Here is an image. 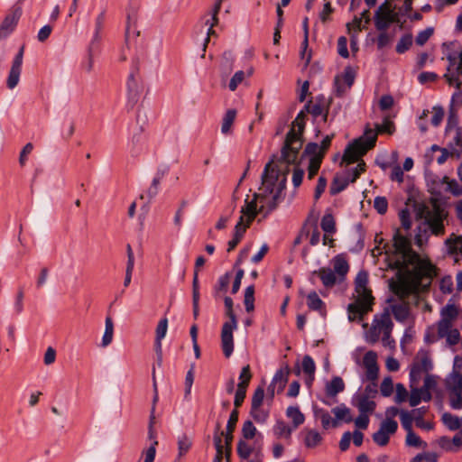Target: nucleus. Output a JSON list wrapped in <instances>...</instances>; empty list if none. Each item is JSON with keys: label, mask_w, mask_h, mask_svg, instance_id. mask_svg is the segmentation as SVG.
Wrapping results in <instances>:
<instances>
[{"label": "nucleus", "mask_w": 462, "mask_h": 462, "mask_svg": "<svg viewBox=\"0 0 462 462\" xmlns=\"http://www.w3.org/2000/svg\"><path fill=\"white\" fill-rule=\"evenodd\" d=\"M393 246L396 254L394 268L398 270L396 280L390 281V288L393 292L403 297L418 287H429L432 278L436 275V270L428 260L421 259L411 245V242L400 235L399 231L393 236Z\"/></svg>", "instance_id": "nucleus-1"}, {"label": "nucleus", "mask_w": 462, "mask_h": 462, "mask_svg": "<svg viewBox=\"0 0 462 462\" xmlns=\"http://www.w3.org/2000/svg\"><path fill=\"white\" fill-rule=\"evenodd\" d=\"M367 284V273L364 272L359 273L356 278L355 301L347 307L349 321L362 319L366 313L372 310L374 298Z\"/></svg>", "instance_id": "nucleus-2"}, {"label": "nucleus", "mask_w": 462, "mask_h": 462, "mask_svg": "<svg viewBox=\"0 0 462 462\" xmlns=\"http://www.w3.org/2000/svg\"><path fill=\"white\" fill-rule=\"evenodd\" d=\"M393 328L390 311L384 309L383 312L374 316L372 324L365 333V340L371 344L381 340L383 346L393 347L394 346V340L392 338Z\"/></svg>", "instance_id": "nucleus-3"}, {"label": "nucleus", "mask_w": 462, "mask_h": 462, "mask_svg": "<svg viewBox=\"0 0 462 462\" xmlns=\"http://www.w3.org/2000/svg\"><path fill=\"white\" fill-rule=\"evenodd\" d=\"M264 199V195L255 193L254 194L252 200H248V199H245V205L241 208L240 219L236 226L234 238L228 243V252L237 245L246 228L249 227L251 222L254 219L257 214L263 210V205H261L258 208L257 202L260 200L262 203Z\"/></svg>", "instance_id": "nucleus-4"}, {"label": "nucleus", "mask_w": 462, "mask_h": 462, "mask_svg": "<svg viewBox=\"0 0 462 462\" xmlns=\"http://www.w3.org/2000/svg\"><path fill=\"white\" fill-rule=\"evenodd\" d=\"M376 138L377 133L372 129L366 130L363 136L355 140L353 143L347 146L344 152L342 162L349 164L358 161L359 157L374 146Z\"/></svg>", "instance_id": "nucleus-5"}, {"label": "nucleus", "mask_w": 462, "mask_h": 462, "mask_svg": "<svg viewBox=\"0 0 462 462\" xmlns=\"http://www.w3.org/2000/svg\"><path fill=\"white\" fill-rule=\"evenodd\" d=\"M416 216L418 218H425L431 232L434 235H441L444 233L443 219L447 213L436 203L432 209L422 204L416 205Z\"/></svg>", "instance_id": "nucleus-6"}, {"label": "nucleus", "mask_w": 462, "mask_h": 462, "mask_svg": "<svg viewBox=\"0 0 462 462\" xmlns=\"http://www.w3.org/2000/svg\"><path fill=\"white\" fill-rule=\"evenodd\" d=\"M225 306L226 308V315L229 321L224 323L221 331V343L224 355L229 357L234 349L233 332L237 327L236 317L233 310V300L229 297L225 298Z\"/></svg>", "instance_id": "nucleus-7"}, {"label": "nucleus", "mask_w": 462, "mask_h": 462, "mask_svg": "<svg viewBox=\"0 0 462 462\" xmlns=\"http://www.w3.org/2000/svg\"><path fill=\"white\" fill-rule=\"evenodd\" d=\"M428 288L429 287H423V286L420 285L415 291L406 294L403 297H401V296L397 295L395 292H393L399 298V300L398 301L393 300H389L390 305L387 309L389 310L390 313L392 312L396 320L401 321V322L407 321L411 318V312H410L409 303L407 301H405V299L409 296H413L416 299V302H417L419 292L424 291Z\"/></svg>", "instance_id": "nucleus-8"}, {"label": "nucleus", "mask_w": 462, "mask_h": 462, "mask_svg": "<svg viewBox=\"0 0 462 462\" xmlns=\"http://www.w3.org/2000/svg\"><path fill=\"white\" fill-rule=\"evenodd\" d=\"M374 20L378 31H386L391 23L400 22L399 14L394 11V7L388 0L377 8Z\"/></svg>", "instance_id": "nucleus-9"}, {"label": "nucleus", "mask_w": 462, "mask_h": 462, "mask_svg": "<svg viewBox=\"0 0 462 462\" xmlns=\"http://www.w3.org/2000/svg\"><path fill=\"white\" fill-rule=\"evenodd\" d=\"M301 146V139H298V134H296L294 130H290L282 149L280 162H284L288 164L295 163Z\"/></svg>", "instance_id": "nucleus-10"}, {"label": "nucleus", "mask_w": 462, "mask_h": 462, "mask_svg": "<svg viewBox=\"0 0 462 462\" xmlns=\"http://www.w3.org/2000/svg\"><path fill=\"white\" fill-rule=\"evenodd\" d=\"M441 319L437 324L438 337L443 338L447 330L454 328L458 316V310L454 304L445 306L440 311Z\"/></svg>", "instance_id": "nucleus-11"}, {"label": "nucleus", "mask_w": 462, "mask_h": 462, "mask_svg": "<svg viewBox=\"0 0 462 462\" xmlns=\"http://www.w3.org/2000/svg\"><path fill=\"white\" fill-rule=\"evenodd\" d=\"M398 424L393 420L385 419L380 424L378 431L374 433L373 439L379 446H385L389 442L390 435L396 432Z\"/></svg>", "instance_id": "nucleus-12"}, {"label": "nucleus", "mask_w": 462, "mask_h": 462, "mask_svg": "<svg viewBox=\"0 0 462 462\" xmlns=\"http://www.w3.org/2000/svg\"><path fill=\"white\" fill-rule=\"evenodd\" d=\"M318 149H319V145L315 143H308L305 148V152L307 153L312 155V157L310 158V165H309V169H308V171H309L308 173H309L310 179L313 178L317 174V172L320 167L321 161L323 159V157H321L320 154H316Z\"/></svg>", "instance_id": "nucleus-13"}, {"label": "nucleus", "mask_w": 462, "mask_h": 462, "mask_svg": "<svg viewBox=\"0 0 462 462\" xmlns=\"http://www.w3.org/2000/svg\"><path fill=\"white\" fill-rule=\"evenodd\" d=\"M363 365L366 370V377L374 381L378 376L377 355L370 350L366 352L363 358Z\"/></svg>", "instance_id": "nucleus-14"}, {"label": "nucleus", "mask_w": 462, "mask_h": 462, "mask_svg": "<svg viewBox=\"0 0 462 462\" xmlns=\"http://www.w3.org/2000/svg\"><path fill=\"white\" fill-rule=\"evenodd\" d=\"M24 47L23 46L16 55L14 63L12 65L10 74L7 79V85L10 88H14L19 82L21 67L23 63V56Z\"/></svg>", "instance_id": "nucleus-15"}, {"label": "nucleus", "mask_w": 462, "mask_h": 462, "mask_svg": "<svg viewBox=\"0 0 462 462\" xmlns=\"http://www.w3.org/2000/svg\"><path fill=\"white\" fill-rule=\"evenodd\" d=\"M290 368L288 366L281 368L275 374L273 383L269 386L268 391L270 392L271 395H274V391L276 385L278 386V392H282L288 381V376L290 374Z\"/></svg>", "instance_id": "nucleus-16"}, {"label": "nucleus", "mask_w": 462, "mask_h": 462, "mask_svg": "<svg viewBox=\"0 0 462 462\" xmlns=\"http://www.w3.org/2000/svg\"><path fill=\"white\" fill-rule=\"evenodd\" d=\"M448 252L450 254H460L462 256V236L452 234L449 238L446 240Z\"/></svg>", "instance_id": "nucleus-17"}, {"label": "nucleus", "mask_w": 462, "mask_h": 462, "mask_svg": "<svg viewBox=\"0 0 462 462\" xmlns=\"http://www.w3.org/2000/svg\"><path fill=\"white\" fill-rule=\"evenodd\" d=\"M345 389V383L341 377L336 376L326 385L328 396L334 397Z\"/></svg>", "instance_id": "nucleus-18"}, {"label": "nucleus", "mask_w": 462, "mask_h": 462, "mask_svg": "<svg viewBox=\"0 0 462 462\" xmlns=\"http://www.w3.org/2000/svg\"><path fill=\"white\" fill-rule=\"evenodd\" d=\"M237 420H238V412L236 410L233 411L231 415H230V418H229V420H228V423H227V427H226V451H229V446L231 444V441L233 439V431L235 430V427H236V423L237 422Z\"/></svg>", "instance_id": "nucleus-19"}, {"label": "nucleus", "mask_w": 462, "mask_h": 462, "mask_svg": "<svg viewBox=\"0 0 462 462\" xmlns=\"http://www.w3.org/2000/svg\"><path fill=\"white\" fill-rule=\"evenodd\" d=\"M332 412L336 417V419L332 421V425L334 427L337 426L339 420H345L346 422H350L352 420V416L348 408L336 407L332 410Z\"/></svg>", "instance_id": "nucleus-20"}, {"label": "nucleus", "mask_w": 462, "mask_h": 462, "mask_svg": "<svg viewBox=\"0 0 462 462\" xmlns=\"http://www.w3.org/2000/svg\"><path fill=\"white\" fill-rule=\"evenodd\" d=\"M442 421L451 430H457L462 427V418H458L448 412H445L442 415Z\"/></svg>", "instance_id": "nucleus-21"}, {"label": "nucleus", "mask_w": 462, "mask_h": 462, "mask_svg": "<svg viewBox=\"0 0 462 462\" xmlns=\"http://www.w3.org/2000/svg\"><path fill=\"white\" fill-rule=\"evenodd\" d=\"M322 441V437L316 430H309L306 434L304 443L307 448H313L318 447Z\"/></svg>", "instance_id": "nucleus-22"}, {"label": "nucleus", "mask_w": 462, "mask_h": 462, "mask_svg": "<svg viewBox=\"0 0 462 462\" xmlns=\"http://www.w3.org/2000/svg\"><path fill=\"white\" fill-rule=\"evenodd\" d=\"M420 413V409L413 410L411 412L401 411L400 416L402 424L406 430H412V421L414 420L415 414Z\"/></svg>", "instance_id": "nucleus-23"}, {"label": "nucleus", "mask_w": 462, "mask_h": 462, "mask_svg": "<svg viewBox=\"0 0 462 462\" xmlns=\"http://www.w3.org/2000/svg\"><path fill=\"white\" fill-rule=\"evenodd\" d=\"M333 266L335 272L341 276H344L349 269L346 260L342 255L334 258Z\"/></svg>", "instance_id": "nucleus-24"}, {"label": "nucleus", "mask_w": 462, "mask_h": 462, "mask_svg": "<svg viewBox=\"0 0 462 462\" xmlns=\"http://www.w3.org/2000/svg\"><path fill=\"white\" fill-rule=\"evenodd\" d=\"M357 406L361 413L373 412L375 408V402L369 400L367 396H360Z\"/></svg>", "instance_id": "nucleus-25"}, {"label": "nucleus", "mask_w": 462, "mask_h": 462, "mask_svg": "<svg viewBox=\"0 0 462 462\" xmlns=\"http://www.w3.org/2000/svg\"><path fill=\"white\" fill-rule=\"evenodd\" d=\"M264 397V391L263 388L259 387L255 390L253 399H252V412L254 417L256 418L255 412L259 410L260 406L263 403Z\"/></svg>", "instance_id": "nucleus-26"}, {"label": "nucleus", "mask_w": 462, "mask_h": 462, "mask_svg": "<svg viewBox=\"0 0 462 462\" xmlns=\"http://www.w3.org/2000/svg\"><path fill=\"white\" fill-rule=\"evenodd\" d=\"M436 386V381L433 376L427 374L424 379L423 386L424 390L423 401L428 402L431 399L430 390Z\"/></svg>", "instance_id": "nucleus-27"}, {"label": "nucleus", "mask_w": 462, "mask_h": 462, "mask_svg": "<svg viewBox=\"0 0 462 462\" xmlns=\"http://www.w3.org/2000/svg\"><path fill=\"white\" fill-rule=\"evenodd\" d=\"M321 228L325 233H334L336 231V223L331 214H326L320 223Z\"/></svg>", "instance_id": "nucleus-28"}, {"label": "nucleus", "mask_w": 462, "mask_h": 462, "mask_svg": "<svg viewBox=\"0 0 462 462\" xmlns=\"http://www.w3.org/2000/svg\"><path fill=\"white\" fill-rule=\"evenodd\" d=\"M245 305L247 312H252L254 310V288L249 286L245 292Z\"/></svg>", "instance_id": "nucleus-29"}, {"label": "nucleus", "mask_w": 462, "mask_h": 462, "mask_svg": "<svg viewBox=\"0 0 462 462\" xmlns=\"http://www.w3.org/2000/svg\"><path fill=\"white\" fill-rule=\"evenodd\" d=\"M114 334V324L111 318L106 319V329L102 338V344L104 346L109 345L113 339Z\"/></svg>", "instance_id": "nucleus-30"}, {"label": "nucleus", "mask_w": 462, "mask_h": 462, "mask_svg": "<svg viewBox=\"0 0 462 462\" xmlns=\"http://www.w3.org/2000/svg\"><path fill=\"white\" fill-rule=\"evenodd\" d=\"M287 415L292 420L294 427H298L304 421V415L297 407H289Z\"/></svg>", "instance_id": "nucleus-31"}, {"label": "nucleus", "mask_w": 462, "mask_h": 462, "mask_svg": "<svg viewBox=\"0 0 462 462\" xmlns=\"http://www.w3.org/2000/svg\"><path fill=\"white\" fill-rule=\"evenodd\" d=\"M236 115V110L233 109H230L226 113L221 128L223 134H227L230 131V128L235 121Z\"/></svg>", "instance_id": "nucleus-32"}, {"label": "nucleus", "mask_w": 462, "mask_h": 462, "mask_svg": "<svg viewBox=\"0 0 462 462\" xmlns=\"http://www.w3.org/2000/svg\"><path fill=\"white\" fill-rule=\"evenodd\" d=\"M273 162H270L265 166L264 173L263 175V184L266 185L268 187H273L274 185L275 180L277 179L276 175H272L271 173H273L274 170L271 169Z\"/></svg>", "instance_id": "nucleus-33"}, {"label": "nucleus", "mask_w": 462, "mask_h": 462, "mask_svg": "<svg viewBox=\"0 0 462 462\" xmlns=\"http://www.w3.org/2000/svg\"><path fill=\"white\" fill-rule=\"evenodd\" d=\"M319 277L325 286H332L336 282V276L329 269H321L319 272Z\"/></svg>", "instance_id": "nucleus-34"}, {"label": "nucleus", "mask_w": 462, "mask_h": 462, "mask_svg": "<svg viewBox=\"0 0 462 462\" xmlns=\"http://www.w3.org/2000/svg\"><path fill=\"white\" fill-rule=\"evenodd\" d=\"M304 117L305 113L301 111L292 123V127L291 130H294L296 132V134H298V139H301V135L304 130Z\"/></svg>", "instance_id": "nucleus-35"}, {"label": "nucleus", "mask_w": 462, "mask_h": 462, "mask_svg": "<svg viewBox=\"0 0 462 462\" xmlns=\"http://www.w3.org/2000/svg\"><path fill=\"white\" fill-rule=\"evenodd\" d=\"M302 369L305 374H307L310 379H313L315 374V363L313 359L310 356H305L302 360Z\"/></svg>", "instance_id": "nucleus-36"}, {"label": "nucleus", "mask_w": 462, "mask_h": 462, "mask_svg": "<svg viewBox=\"0 0 462 462\" xmlns=\"http://www.w3.org/2000/svg\"><path fill=\"white\" fill-rule=\"evenodd\" d=\"M15 18L14 16L6 17L0 27V38L5 37L14 27Z\"/></svg>", "instance_id": "nucleus-37"}, {"label": "nucleus", "mask_w": 462, "mask_h": 462, "mask_svg": "<svg viewBox=\"0 0 462 462\" xmlns=\"http://www.w3.org/2000/svg\"><path fill=\"white\" fill-rule=\"evenodd\" d=\"M168 329V320L167 319H162L156 328V341L157 346L161 347V340L166 336Z\"/></svg>", "instance_id": "nucleus-38"}, {"label": "nucleus", "mask_w": 462, "mask_h": 462, "mask_svg": "<svg viewBox=\"0 0 462 462\" xmlns=\"http://www.w3.org/2000/svg\"><path fill=\"white\" fill-rule=\"evenodd\" d=\"M424 390L422 388H411V395L409 398L410 405L411 407L417 406L421 400H423Z\"/></svg>", "instance_id": "nucleus-39"}, {"label": "nucleus", "mask_w": 462, "mask_h": 462, "mask_svg": "<svg viewBox=\"0 0 462 462\" xmlns=\"http://www.w3.org/2000/svg\"><path fill=\"white\" fill-rule=\"evenodd\" d=\"M365 28V24H362V18L355 17L351 23H348L346 24L347 32L350 35L352 33L357 34V32H361L363 29Z\"/></svg>", "instance_id": "nucleus-40"}, {"label": "nucleus", "mask_w": 462, "mask_h": 462, "mask_svg": "<svg viewBox=\"0 0 462 462\" xmlns=\"http://www.w3.org/2000/svg\"><path fill=\"white\" fill-rule=\"evenodd\" d=\"M308 306L310 310H319L323 306V301L316 292H311L307 297Z\"/></svg>", "instance_id": "nucleus-41"}, {"label": "nucleus", "mask_w": 462, "mask_h": 462, "mask_svg": "<svg viewBox=\"0 0 462 462\" xmlns=\"http://www.w3.org/2000/svg\"><path fill=\"white\" fill-rule=\"evenodd\" d=\"M444 334L447 344L449 346L457 345L460 340V333L457 328L448 329Z\"/></svg>", "instance_id": "nucleus-42"}, {"label": "nucleus", "mask_w": 462, "mask_h": 462, "mask_svg": "<svg viewBox=\"0 0 462 462\" xmlns=\"http://www.w3.org/2000/svg\"><path fill=\"white\" fill-rule=\"evenodd\" d=\"M216 448H217V456L215 457L214 462H222L223 460V452H224V446L222 444L221 437H217L215 439ZM226 462L228 461L229 457V451H226Z\"/></svg>", "instance_id": "nucleus-43"}, {"label": "nucleus", "mask_w": 462, "mask_h": 462, "mask_svg": "<svg viewBox=\"0 0 462 462\" xmlns=\"http://www.w3.org/2000/svg\"><path fill=\"white\" fill-rule=\"evenodd\" d=\"M381 393L388 397L393 393V383L391 377H385L383 378L381 386H380Z\"/></svg>", "instance_id": "nucleus-44"}, {"label": "nucleus", "mask_w": 462, "mask_h": 462, "mask_svg": "<svg viewBox=\"0 0 462 462\" xmlns=\"http://www.w3.org/2000/svg\"><path fill=\"white\" fill-rule=\"evenodd\" d=\"M356 73L352 68H346L344 74L340 77L341 81L346 84L347 88H351L355 80Z\"/></svg>", "instance_id": "nucleus-45"}, {"label": "nucleus", "mask_w": 462, "mask_h": 462, "mask_svg": "<svg viewBox=\"0 0 462 462\" xmlns=\"http://www.w3.org/2000/svg\"><path fill=\"white\" fill-rule=\"evenodd\" d=\"M406 444L411 447H420L422 440L413 432L412 430H407Z\"/></svg>", "instance_id": "nucleus-46"}, {"label": "nucleus", "mask_w": 462, "mask_h": 462, "mask_svg": "<svg viewBox=\"0 0 462 462\" xmlns=\"http://www.w3.org/2000/svg\"><path fill=\"white\" fill-rule=\"evenodd\" d=\"M242 432H243L244 438H245L247 439H251L254 437L256 429L254 426V424L252 423V421L247 420L244 423Z\"/></svg>", "instance_id": "nucleus-47"}, {"label": "nucleus", "mask_w": 462, "mask_h": 462, "mask_svg": "<svg viewBox=\"0 0 462 462\" xmlns=\"http://www.w3.org/2000/svg\"><path fill=\"white\" fill-rule=\"evenodd\" d=\"M408 398V392L406 388L402 383L396 384V395H395V402L397 403H402L405 402Z\"/></svg>", "instance_id": "nucleus-48"}, {"label": "nucleus", "mask_w": 462, "mask_h": 462, "mask_svg": "<svg viewBox=\"0 0 462 462\" xmlns=\"http://www.w3.org/2000/svg\"><path fill=\"white\" fill-rule=\"evenodd\" d=\"M431 113L433 114L432 118H431V123L433 125L437 126L440 124V122L442 121V119L444 117V115H445L444 110L440 106H434L432 108Z\"/></svg>", "instance_id": "nucleus-49"}, {"label": "nucleus", "mask_w": 462, "mask_h": 462, "mask_svg": "<svg viewBox=\"0 0 462 462\" xmlns=\"http://www.w3.org/2000/svg\"><path fill=\"white\" fill-rule=\"evenodd\" d=\"M412 43V37L411 35H406L402 37L396 46V51L399 53L404 52L406 50L410 48Z\"/></svg>", "instance_id": "nucleus-50"}, {"label": "nucleus", "mask_w": 462, "mask_h": 462, "mask_svg": "<svg viewBox=\"0 0 462 462\" xmlns=\"http://www.w3.org/2000/svg\"><path fill=\"white\" fill-rule=\"evenodd\" d=\"M379 32L380 34L377 39V46L379 49H383L392 42L393 37L386 31Z\"/></svg>", "instance_id": "nucleus-51"}, {"label": "nucleus", "mask_w": 462, "mask_h": 462, "mask_svg": "<svg viewBox=\"0 0 462 462\" xmlns=\"http://www.w3.org/2000/svg\"><path fill=\"white\" fill-rule=\"evenodd\" d=\"M450 405L454 409H462V392H451Z\"/></svg>", "instance_id": "nucleus-52"}, {"label": "nucleus", "mask_w": 462, "mask_h": 462, "mask_svg": "<svg viewBox=\"0 0 462 462\" xmlns=\"http://www.w3.org/2000/svg\"><path fill=\"white\" fill-rule=\"evenodd\" d=\"M445 182L448 185V190L456 196L462 195V186H460L456 180H448V178H445Z\"/></svg>", "instance_id": "nucleus-53"}, {"label": "nucleus", "mask_w": 462, "mask_h": 462, "mask_svg": "<svg viewBox=\"0 0 462 462\" xmlns=\"http://www.w3.org/2000/svg\"><path fill=\"white\" fill-rule=\"evenodd\" d=\"M348 183V180L346 179L340 180L338 177H336L333 180V183L331 185V192L332 193H337L340 192Z\"/></svg>", "instance_id": "nucleus-54"}, {"label": "nucleus", "mask_w": 462, "mask_h": 462, "mask_svg": "<svg viewBox=\"0 0 462 462\" xmlns=\"http://www.w3.org/2000/svg\"><path fill=\"white\" fill-rule=\"evenodd\" d=\"M424 411H422L420 409V413L415 414L414 420L416 422V425L420 428L425 429V430H431L433 428L432 423L424 421L422 419Z\"/></svg>", "instance_id": "nucleus-55"}, {"label": "nucleus", "mask_w": 462, "mask_h": 462, "mask_svg": "<svg viewBox=\"0 0 462 462\" xmlns=\"http://www.w3.org/2000/svg\"><path fill=\"white\" fill-rule=\"evenodd\" d=\"M433 29L428 28L425 31L420 32L418 36L416 37V43L420 46L423 45L429 38L432 35Z\"/></svg>", "instance_id": "nucleus-56"}, {"label": "nucleus", "mask_w": 462, "mask_h": 462, "mask_svg": "<svg viewBox=\"0 0 462 462\" xmlns=\"http://www.w3.org/2000/svg\"><path fill=\"white\" fill-rule=\"evenodd\" d=\"M387 200L383 197H377L374 199V206L380 214H384L387 210Z\"/></svg>", "instance_id": "nucleus-57"}, {"label": "nucleus", "mask_w": 462, "mask_h": 462, "mask_svg": "<svg viewBox=\"0 0 462 462\" xmlns=\"http://www.w3.org/2000/svg\"><path fill=\"white\" fill-rule=\"evenodd\" d=\"M238 454L243 458H248L252 453V448L244 441L238 443L237 448Z\"/></svg>", "instance_id": "nucleus-58"}, {"label": "nucleus", "mask_w": 462, "mask_h": 462, "mask_svg": "<svg viewBox=\"0 0 462 462\" xmlns=\"http://www.w3.org/2000/svg\"><path fill=\"white\" fill-rule=\"evenodd\" d=\"M251 376L252 375L250 373L249 365L245 366L242 369V372L240 374L241 383H238V385H242L243 387L246 388L249 383V381L251 379Z\"/></svg>", "instance_id": "nucleus-59"}, {"label": "nucleus", "mask_w": 462, "mask_h": 462, "mask_svg": "<svg viewBox=\"0 0 462 462\" xmlns=\"http://www.w3.org/2000/svg\"><path fill=\"white\" fill-rule=\"evenodd\" d=\"M245 79V73L243 71L236 72L234 77L231 79L229 83V88L231 91L236 90L237 85L241 83Z\"/></svg>", "instance_id": "nucleus-60"}, {"label": "nucleus", "mask_w": 462, "mask_h": 462, "mask_svg": "<svg viewBox=\"0 0 462 462\" xmlns=\"http://www.w3.org/2000/svg\"><path fill=\"white\" fill-rule=\"evenodd\" d=\"M246 388L242 385H237V390L235 398V406L239 407L245 400Z\"/></svg>", "instance_id": "nucleus-61"}, {"label": "nucleus", "mask_w": 462, "mask_h": 462, "mask_svg": "<svg viewBox=\"0 0 462 462\" xmlns=\"http://www.w3.org/2000/svg\"><path fill=\"white\" fill-rule=\"evenodd\" d=\"M337 50L338 53L343 58H348L349 53L346 48V37H340L337 42Z\"/></svg>", "instance_id": "nucleus-62"}, {"label": "nucleus", "mask_w": 462, "mask_h": 462, "mask_svg": "<svg viewBox=\"0 0 462 462\" xmlns=\"http://www.w3.org/2000/svg\"><path fill=\"white\" fill-rule=\"evenodd\" d=\"M453 386L451 392H462V374L456 373L452 376Z\"/></svg>", "instance_id": "nucleus-63"}, {"label": "nucleus", "mask_w": 462, "mask_h": 462, "mask_svg": "<svg viewBox=\"0 0 462 462\" xmlns=\"http://www.w3.org/2000/svg\"><path fill=\"white\" fill-rule=\"evenodd\" d=\"M393 98L389 95L383 96L379 102V106L382 110L389 109L393 106Z\"/></svg>", "instance_id": "nucleus-64"}]
</instances>
